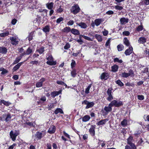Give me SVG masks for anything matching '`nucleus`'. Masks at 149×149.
I'll list each match as a JSON object with an SVG mask.
<instances>
[{
  "instance_id": "obj_45",
  "label": "nucleus",
  "mask_w": 149,
  "mask_h": 149,
  "mask_svg": "<svg viewBox=\"0 0 149 149\" xmlns=\"http://www.w3.org/2000/svg\"><path fill=\"white\" fill-rule=\"evenodd\" d=\"M143 29V26L141 25L138 26L136 29V30L138 31H142Z\"/></svg>"
},
{
  "instance_id": "obj_27",
  "label": "nucleus",
  "mask_w": 149,
  "mask_h": 149,
  "mask_svg": "<svg viewBox=\"0 0 149 149\" xmlns=\"http://www.w3.org/2000/svg\"><path fill=\"white\" fill-rule=\"evenodd\" d=\"M117 48L118 51L120 52L122 51L124 49V47L122 44H121L118 45L117 46Z\"/></svg>"
},
{
  "instance_id": "obj_3",
  "label": "nucleus",
  "mask_w": 149,
  "mask_h": 149,
  "mask_svg": "<svg viewBox=\"0 0 149 149\" xmlns=\"http://www.w3.org/2000/svg\"><path fill=\"white\" fill-rule=\"evenodd\" d=\"M47 59L48 60L47 62V64L50 65H55L56 64V62L54 61L52 56H49L47 58Z\"/></svg>"
},
{
  "instance_id": "obj_4",
  "label": "nucleus",
  "mask_w": 149,
  "mask_h": 149,
  "mask_svg": "<svg viewBox=\"0 0 149 149\" xmlns=\"http://www.w3.org/2000/svg\"><path fill=\"white\" fill-rule=\"evenodd\" d=\"M82 104H84L86 105L85 108L88 109L92 107L94 105V103L93 102H89L86 100H84L82 102Z\"/></svg>"
},
{
  "instance_id": "obj_13",
  "label": "nucleus",
  "mask_w": 149,
  "mask_h": 149,
  "mask_svg": "<svg viewBox=\"0 0 149 149\" xmlns=\"http://www.w3.org/2000/svg\"><path fill=\"white\" fill-rule=\"evenodd\" d=\"M129 19L125 17L121 18L120 19V24L122 25L125 24L128 22Z\"/></svg>"
},
{
  "instance_id": "obj_44",
  "label": "nucleus",
  "mask_w": 149,
  "mask_h": 149,
  "mask_svg": "<svg viewBox=\"0 0 149 149\" xmlns=\"http://www.w3.org/2000/svg\"><path fill=\"white\" fill-rule=\"evenodd\" d=\"M56 83L59 85H64L66 87L67 86V85L64 83V82L61 81H57L56 82Z\"/></svg>"
},
{
  "instance_id": "obj_36",
  "label": "nucleus",
  "mask_w": 149,
  "mask_h": 149,
  "mask_svg": "<svg viewBox=\"0 0 149 149\" xmlns=\"http://www.w3.org/2000/svg\"><path fill=\"white\" fill-rule=\"evenodd\" d=\"M0 71H2L1 74H5L8 72V70L3 68H0Z\"/></svg>"
},
{
  "instance_id": "obj_17",
  "label": "nucleus",
  "mask_w": 149,
  "mask_h": 149,
  "mask_svg": "<svg viewBox=\"0 0 149 149\" xmlns=\"http://www.w3.org/2000/svg\"><path fill=\"white\" fill-rule=\"evenodd\" d=\"M7 52V49L4 47H0V53L6 54Z\"/></svg>"
},
{
  "instance_id": "obj_33",
  "label": "nucleus",
  "mask_w": 149,
  "mask_h": 149,
  "mask_svg": "<svg viewBox=\"0 0 149 149\" xmlns=\"http://www.w3.org/2000/svg\"><path fill=\"white\" fill-rule=\"evenodd\" d=\"M95 37L99 42H101L102 41V37L100 35L96 34L95 35Z\"/></svg>"
},
{
  "instance_id": "obj_24",
  "label": "nucleus",
  "mask_w": 149,
  "mask_h": 149,
  "mask_svg": "<svg viewBox=\"0 0 149 149\" xmlns=\"http://www.w3.org/2000/svg\"><path fill=\"white\" fill-rule=\"evenodd\" d=\"M77 24L82 28L86 29L87 26L86 24L84 22H80L79 23H77Z\"/></svg>"
},
{
  "instance_id": "obj_29",
  "label": "nucleus",
  "mask_w": 149,
  "mask_h": 149,
  "mask_svg": "<svg viewBox=\"0 0 149 149\" xmlns=\"http://www.w3.org/2000/svg\"><path fill=\"white\" fill-rule=\"evenodd\" d=\"M22 62H21V63H18L17 65H16L13 68V70L15 71L17 70L22 65Z\"/></svg>"
},
{
  "instance_id": "obj_61",
  "label": "nucleus",
  "mask_w": 149,
  "mask_h": 149,
  "mask_svg": "<svg viewBox=\"0 0 149 149\" xmlns=\"http://www.w3.org/2000/svg\"><path fill=\"white\" fill-rule=\"evenodd\" d=\"M46 100V97L45 96H42L41 97L40 100L42 102H44Z\"/></svg>"
},
{
  "instance_id": "obj_52",
  "label": "nucleus",
  "mask_w": 149,
  "mask_h": 149,
  "mask_svg": "<svg viewBox=\"0 0 149 149\" xmlns=\"http://www.w3.org/2000/svg\"><path fill=\"white\" fill-rule=\"evenodd\" d=\"M53 3H50L47 5V8L49 9H51L52 8L53 6Z\"/></svg>"
},
{
  "instance_id": "obj_38",
  "label": "nucleus",
  "mask_w": 149,
  "mask_h": 149,
  "mask_svg": "<svg viewBox=\"0 0 149 149\" xmlns=\"http://www.w3.org/2000/svg\"><path fill=\"white\" fill-rule=\"evenodd\" d=\"M32 50L31 47H29L26 52V55H29V54H31L32 53Z\"/></svg>"
},
{
  "instance_id": "obj_63",
  "label": "nucleus",
  "mask_w": 149,
  "mask_h": 149,
  "mask_svg": "<svg viewBox=\"0 0 149 149\" xmlns=\"http://www.w3.org/2000/svg\"><path fill=\"white\" fill-rule=\"evenodd\" d=\"M74 23V22L73 20H71L69 21L67 23V24L68 25H72Z\"/></svg>"
},
{
  "instance_id": "obj_21",
  "label": "nucleus",
  "mask_w": 149,
  "mask_h": 149,
  "mask_svg": "<svg viewBox=\"0 0 149 149\" xmlns=\"http://www.w3.org/2000/svg\"><path fill=\"white\" fill-rule=\"evenodd\" d=\"M119 66L116 65H114L111 66V71L113 72H116L118 71Z\"/></svg>"
},
{
  "instance_id": "obj_58",
  "label": "nucleus",
  "mask_w": 149,
  "mask_h": 149,
  "mask_svg": "<svg viewBox=\"0 0 149 149\" xmlns=\"http://www.w3.org/2000/svg\"><path fill=\"white\" fill-rule=\"evenodd\" d=\"M137 97L138 99L140 100H143L144 99V97L143 95H138Z\"/></svg>"
},
{
  "instance_id": "obj_41",
  "label": "nucleus",
  "mask_w": 149,
  "mask_h": 149,
  "mask_svg": "<svg viewBox=\"0 0 149 149\" xmlns=\"http://www.w3.org/2000/svg\"><path fill=\"white\" fill-rule=\"evenodd\" d=\"M63 7L62 6H59V7L57 9L56 12L58 13H61L63 11Z\"/></svg>"
},
{
  "instance_id": "obj_51",
  "label": "nucleus",
  "mask_w": 149,
  "mask_h": 149,
  "mask_svg": "<svg viewBox=\"0 0 149 149\" xmlns=\"http://www.w3.org/2000/svg\"><path fill=\"white\" fill-rule=\"evenodd\" d=\"M37 51L38 52L39 54H42L44 51V48L43 47H42L39 49H38Z\"/></svg>"
},
{
  "instance_id": "obj_35",
  "label": "nucleus",
  "mask_w": 149,
  "mask_h": 149,
  "mask_svg": "<svg viewBox=\"0 0 149 149\" xmlns=\"http://www.w3.org/2000/svg\"><path fill=\"white\" fill-rule=\"evenodd\" d=\"M54 113L55 114H57L60 113H63V112L62 110L60 108L57 109L54 111Z\"/></svg>"
},
{
  "instance_id": "obj_15",
  "label": "nucleus",
  "mask_w": 149,
  "mask_h": 149,
  "mask_svg": "<svg viewBox=\"0 0 149 149\" xmlns=\"http://www.w3.org/2000/svg\"><path fill=\"white\" fill-rule=\"evenodd\" d=\"M108 120V119L107 118L102 120L97 123L96 124L98 125H103L105 124Z\"/></svg>"
},
{
  "instance_id": "obj_48",
  "label": "nucleus",
  "mask_w": 149,
  "mask_h": 149,
  "mask_svg": "<svg viewBox=\"0 0 149 149\" xmlns=\"http://www.w3.org/2000/svg\"><path fill=\"white\" fill-rule=\"evenodd\" d=\"M132 137H130L127 139V143L130 145H131V144H132L133 143H132L131 141L132 140Z\"/></svg>"
},
{
  "instance_id": "obj_59",
  "label": "nucleus",
  "mask_w": 149,
  "mask_h": 149,
  "mask_svg": "<svg viewBox=\"0 0 149 149\" xmlns=\"http://www.w3.org/2000/svg\"><path fill=\"white\" fill-rule=\"evenodd\" d=\"M38 63V61H31L30 62V64H32V65L36 64L37 65Z\"/></svg>"
},
{
  "instance_id": "obj_62",
  "label": "nucleus",
  "mask_w": 149,
  "mask_h": 149,
  "mask_svg": "<svg viewBox=\"0 0 149 149\" xmlns=\"http://www.w3.org/2000/svg\"><path fill=\"white\" fill-rule=\"evenodd\" d=\"M144 118L145 121H149V115L148 116L144 115Z\"/></svg>"
},
{
  "instance_id": "obj_32",
  "label": "nucleus",
  "mask_w": 149,
  "mask_h": 149,
  "mask_svg": "<svg viewBox=\"0 0 149 149\" xmlns=\"http://www.w3.org/2000/svg\"><path fill=\"white\" fill-rule=\"evenodd\" d=\"M121 124L123 127H125L127 125V120L126 119H124L123 121L121 122Z\"/></svg>"
},
{
  "instance_id": "obj_64",
  "label": "nucleus",
  "mask_w": 149,
  "mask_h": 149,
  "mask_svg": "<svg viewBox=\"0 0 149 149\" xmlns=\"http://www.w3.org/2000/svg\"><path fill=\"white\" fill-rule=\"evenodd\" d=\"M106 13L109 15H112L113 14V11L112 10H109L108 11H107Z\"/></svg>"
},
{
  "instance_id": "obj_49",
  "label": "nucleus",
  "mask_w": 149,
  "mask_h": 149,
  "mask_svg": "<svg viewBox=\"0 0 149 149\" xmlns=\"http://www.w3.org/2000/svg\"><path fill=\"white\" fill-rule=\"evenodd\" d=\"M116 83L118 85L120 86H123L124 85L121 82V81L120 80H118L116 81Z\"/></svg>"
},
{
  "instance_id": "obj_6",
  "label": "nucleus",
  "mask_w": 149,
  "mask_h": 149,
  "mask_svg": "<svg viewBox=\"0 0 149 149\" xmlns=\"http://www.w3.org/2000/svg\"><path fill=\"white\" fill-rule=\"evenodd\" d=\"M112 107L115 106L116 107H119L123 105L122 102L121 101H117L113 100L110 103Z\"/></svg>"
},
{
  "instance_id": "obj_5",
  "label": "nucleus",
  "mask_w": 149,
  "mask_h": 149,
  "mask_svg": "<svg viewBox=\"0 0 149 149\" xmlns=\"http://www.w3.org/2000/svg\"><path fill=\"white\" fill-rule=\"evenodd\" d=\"M112 90L113 89L111 88H110L108 89L107 91V93L108 96L107 100L109 101H110L113 99V96L112 95Z\"/></svg>"
},
{
  "instance_id": "obj_11",
  "label": "nucleus",
  "mask_w": 149,
  "mask_h": 149,
  "mask_svg": "<svg viewBox=\"0 0 149 149\" xmlns=\"http://www.w3.org/2000/svg\"><path fill=\"white\" fill-rule=\"evenodd\" d=\"M61 90H60L58 91H54L51 93V95L52 97L54 98L56 96L58 95L59 94H61Z\"/></svg>"
},
{
  "instance_id": "obj_25",
  "label": "nucleus",
  "mask_w": 149,
  "mask_h": 149,
  "mask_svg": "<svg viewBox=\"0 0 149 149\" xmlns=\"http://www.w3.org/2000/svg\"><path fill=\"white\" fill-rule=\"evenodd\" d=\"M23 125L24 127H26L27 125L33 127L35 126V124H34L31 122H26L23 124Z\"/></svg>"
},
{
  "instance_id": "obj_16",
  "label": "nucleus",
  "mask_w": 149,
  "mask_h": 149,
  "mask_svg": "<svg viewBox=\"0 0 149 149\" xmlns=\"http://www.w3.org/2000/svg\"><path fill=\"white\" fill-rule=\"evenodd\" d=\"M56 130V127L55 126L52 125L49 128L48 132L50 134H53L55 132Z\"/></svg>"
},
{
  "instance_id": "obj_9",
  "label": "nucleus",
  "mask_w": 149,
  "mask_h": 149,
  "mask_svg": "<svg viewBox=\"0 0 149 149\" xmlns=\"http://www.w3.org/2000/svg\"><path fill=\"white\" fill-rule=\"evenodd\" d=\"M11 44L13 45H16L18 44L19 41L14 37H12L10 38Z\"/></svg>"
},
{
  "instance_id": "obj_12",
  "label": "nucleus",
  "mask_w": 149,
  "mask_h": 149,
  "mask_svg": "<svg viewBox=\"0 0 149 149\" xmlns=\"http://www.w3.org/2000/svg\"><path fill=\"white\" fill-rule=\"evenodd\" d=\"M133 51V48L131 46L129 47V48L126 49L125 52V54L126 56L129 55L132 53Z\"/></svg>"
},
{
  "instance_id": "obj_19",
  "label": "nucleus",
  "mask_w": 149,
  "mask_h": 149,
  "mask_svg": "<svg viewBox=\"0 0 149 149\" xmlns=\"http://www.w3.org/2000/svg\"><path fill=\"white\" fill-rule=\"evenodd\" d=\"M3 117H6L5 119L6 122L9 121L11 118V116L9 113H8L7 114H4L3 115Z\"/></svg>"
},
{
  "instance_id": "obj_42",
  "label": "nucleus",
  "mask_w": 149,
  "mask_h": 149,
  "mask_svg": "<svg viewBox=\"0 0 149 149\" xmlns=\"http://www.w3.org/2000/svg\"><path fill=\"white\" fill-rule=\"evenodd\" d=\"M22 58L21 57H18L16 58L15 60L13 62L14 64H16L18 63Z\"/></svg>"
},
{
  "instance_id": "obj_37",
  "label": "nucleus",
  "mask_w": 149,
  "mask_h": 149,
  "mask_svg": "<svg viewBox=\"0 0 149 149\" xmlns=\"http://www.w3.org/2000/svg\"><path fill=\"white\" fill-rule=\"evenodd\" d=\"M119 75L122 77L124 78H127L129 77L128 73L125 72H123L120 74Z\"/></svg>"
},
{
  "instance_id": "obj_31",
  "label": "nucleus",
  "mask_w": 149,
  "mask_h": 149,
  "mask_svg": "<svg viewBox=\"0 0 149 149\" xmlns=\"http://www.w3.org/2000/svg\"><path fill=\"white\" fill-rule=\"evenodd\" d=\"M102 22V20L101 19H97L95 20V25L98 26Z\"/></svg>"
},
{
  "instance_id": "obj_8",
  "label": "nucleus",
  "mask_w": 149,
  "mask_h": 149,
  "mask_svg": "<svg viewBox=\"0 0 149 149\" xmlns=\"http://www.w3.org/2000/svg\"><path fill=\"white\" fill-rule=\"evenodd\" d=\"M96 126L95 125H92L89 130V132L92 136H94L95 135V129Z\"/></svg>"
},
{
  "instance_id": "obj_34",
  "label": "nucleus",
  "mask_w": 149,
  "mask_h": 149,
  "mask_svg": "<svg viewBox=\"0 0 149 149\" xmlns=\"http://www.w3.org/2000/svg\"><path fill=\"white\" fill-rule=\"evenodd\" d=\"M71 29L69 27H66L63 29L62 31L64 32L68 33L71 31Z\"/></svg>"
},
{
  "instance_id": "obj_10",
  "label": "nucleus",
  "mask_w": 149,
  "mask_h": 149,
  "mask_svg": "<svg viewBox=\"0 0 149 149\" xmlns=\"http://www.w3.org/2000/svg\"><path fill=\"white\" fill-rule=\"evenodd\" d=\"M112 106L110 103L107 107H105L104 108V110L105 111L106 113H108L109 112L111 111L112 110Z\"/></svg>"
},
{
  "instance_id": "obj_55",
  "label": "nucleus",
  "mask_w": 149,
  "mask_h": 149,
  "mask_svg": "<svg viewBox=\"0 0 149 149\" xmlns=\"http://www.w3.org/2000/svg\"><path fill=\"white\" fill-rule=\"evenodd\" d=\"M83 37L85 39L87 40L88 41H92V40L90 38V37H88L87 36H84H84H83Z\"/></svg>"
},
{
  "instance_id": "obj_50",
  "label": "nucleus",
  "mask_w": 149,
  "mask_h": 149,
  "mask_svg": "<svg viewBox=\"0 0 149 149\" xmlns=\"http://www.w3.org/2000/svg\"><path fill=\"white\" fill-rule=\"evenodd\" d=\"M114 7L116 10H122L123 8V7L121 6H120L118 5L115 6Z\"/></svg>"
},
{
  "instance_id": "obj_14",
  "label": "nucleus",
  "mask_w": 149,
  "mask_h": 149,
  "mask_svg": "<svg viewBox=\"0 0 149 149\" xmlns=\"http://www.w3.org/2000/svg\"><path fill=\"white\" fill-rule=\"evenodd\" d=\"M109 74L108 73L104 72L101 75L100 77L102 79H107L109 77Z\"/></svg>"
},
{
  "instance_id": "obj_26",
  "label": "nucleus",
  "mask_w": 149,
  "mask_h": 149,
  "mask_svg": "<svg viewBox=\"0 0 149 149\" xmlns=\"http://www.w3.org/2000/svg\"><path fill=\"white\" fill-rule=\"evenodd\" d=\"M1 101V105L3 104L4 105L6 106H8L10 105L11 104V103L8 102L4 100H2Z\"/></svg>"
},
{
  "instance_id": "obj_23",
  "label": "nucleus",
  "mask_w": 149,
  "mask_h": 149,
  "mask_svg": "<svg viewBox=\"0 0 149 149\" xmlns=\"http://www.w3.org/2000/svg\"><path fill=\"white\" fill-rule=\"evenodd\" d=\"M90 119V117L89 116L86 115L82 118V120L84 122H86L88 121Z\"/></svg>"
},
{
  "instance_id": "obj_20",
  "label": "nucleus",
  "mask_w": 149,
  "mask_h": 149,
  "mask_svg": "<svg viewBox=\"0 0 149 149\" xmlns=\"http://www.w3.org/2000/svg\"><path fill=\"white\" fill-rule=\"evenodd\" d=\"M71 32L74 35H79V31L77 29H72L71 30Z\"/></svg>"
},
{
  "instance_id": "obj_57",
  "label": "nucleus",
  "mask_w": 149,
  "mask_h": 149,
  "mask_svg": "<svg viewBox=\"0 0 149 149\" xmlns=\"http://www.w3.org/2000/svg\"><path fill=\"white\" fill-rule=\"evenodd\" d=\"M76 64L75 61L74 60H72V63L71 64V65L72 68L74 67L75 65Z\"/></svg>"
},
{
  "instance_id": "obj_46",
  "label": "nucleus",
  "mask_w": 149,
  "mask_h": 149,
  "mask_svg": "<svg viewBox=\"0 0 149 149\" xmlns=\"http://www.w3.org/2000/svg\"><path fill=\"white\" fill-rule=\"evenodd\" d=\"M76 72L75 69H73L71 72V75L72 77H74L76 74Z\"/></svg>"
},
{
  "instance_id": "obj_43",
  "label": "nucleus",
  "mask_w": 149,
  "mask_h": 149,
  "mask_svg": "<svg viewBox=\"0 0 149 149\" xmlns=\"http://www.w3.org/2000/svg\"><path fill=\"white\" fill-rule=\"evenodd\" d=\"M114 62H118L120 63H121L123 62V61L121 59L119 60L118 58H114L113 60Z\"/></svg>"
},
{
  "instance_id": "obj_54",
  "label": "nucleus",
  "mask_w": 149,
  "mask_h": 149,
  "mask_svg": "<svg viewBox=\"0 0 149 149\" xmlns=\"http://www.w3.org/2000/svg\"><path fill=\"white\" fill-rule=\"evenodd\" d=\"M63 19L62 17H61L58 19L56 21V22L58 24L59 23L63 21Z\"/></svg>"
},
{
  "instance_id": "obj_47",
  "label": "nucleus",
  "mask_w": 149,
  "mask_h": 149,
  "mask_svg": "<svg viewBox=\"0 0 149 149\" xmlns=\"http://www.w3.org/2000/svg\"><path fill=\"white\" fill-rule=\"evenodd\" d=\"M129 75V76L133 77L134 76V72L132 70L130 69L129 71V72L128 73Z\"/></svg>"
},
{
  "instance_id": "obj_2",
  "label": "nucleus",
  "mask_w": 149,
  "mask_h": 149,
  "mask_svg": "<svg viewBox=\"0 0 149 149\" xmlns=\"http://www.w3.org/2000/svg\"><path fill=\"white\" fill-rule=\"evenodd\" d=\"M80 8L77 5L72 6L71 9V12L74 14L78 13L80 10Z\"/></svg>"
},
{
  "instance_id": "obj_22",
  "label": "nucleus",
  "mask_w": 149,
  "mask_h": 149,
  "mask_svg": "<svg viewBox=\"0 0 149 149\" xmlns=\"http://www.w3.org/2000/svg\"><path fill=\"white\" fill-rule=\"evenodd\" d=\"M123 42L124 44L127 46L128 47L130 46V43L129 41L127 38L125 37L124 38Z\"/></svg>"
},
{
  "instance_id": "obj_60",
  "label": "nucleus",
  "mask_w": 149,
  "mask_h": 149,
  "mask_svg": "<svg viewBox=\"0 0 149 149\" xmlns=\"http://www.w3.org/2000/svg\"><path fill=\"white\" fill-rule=\"evenodd\" d=\"M70 47V45L68 43H67L66 44L65 46L64 47L65 49H67L69 48Z\"/></svg>"
},
{
  "instance_id": "obj_18",
  "label": "nucleus",
  "mask_w": 149,
  "mask_h": 149,
  "mask_svg": "<svg viewBox=\"0 0 149 149\" xmlns=\"http://www.w3.org/2000/svg\"><path fill=\"white\" fill-rule=\"evenodd\" d=\"M146 39L144 37L139 38L138 40V42L140 44H143L146 42Z\"/></svg>"
},
{
  "instance_id": "obj_1",
  "label": "nucleus",
  "mask_w": 149,
  "mask_h": 149,
  "mask_svg": "<svg viewBox=\"0 0 149 149\" xmlns=\"http://www.w3.org/2000/svg\"><path fill=\"white\" fill-rule=\"evenodd\" d=\"M19 134V131L16 130L14 131H11L9 134L10 138L13 141H14L16 140L17 136Z\"/></svg>"
},
{
  "instance_id": "obj_53",
  "label": "nucleus",
  "mask_w": 149,
  "mask_h": 149,
  "mask_svg": "<svg viewBox=\"0 0 149 149\" xmlns=\"http://www.w3.org/2000/svg\"><path fill=\"white\" fill-rule=\"evenodd\" d=\"M48 106L49 109L51 110L52 109L54 108V104L53 103H50Z\"/></svg>"
},
{
  "instance_id": "obj_56",
  "label": "nucleus",
  "mask_w": 149,
  "mask_h": 149,
  "mask_svg": "<svg viewBox=\"0 0 149 149\" xmlns=\"http://www.w3.org/2000/svg\"><path fill=\"white\" fill-rule=\"evenodd\" d=\"M130 33V32L127 31H124L123 32V35L125 36H128Z\"/></svg>"
},
{
  "instance_id": "obj_28",
  "label": "nucleus",
  "mask_w": 149,
  "mask_h": 149,
  "mask_svg": "<svg viewBox=\"0 0 149 149\" xmlns=\"http://www.w3.org/2000/svg\"><path fill=\"white\" fill-rule=\"evenodd\" d=\"M42 133L39 132H36V136L37 138L39 139H40L42 137Z\"/></svg>"
},
{
  "instance_id": "obj_30",
  "label": "nucleus",
  "mask_w": 149,
  "mask_h": 149,
  "mask_svg": "<svg viewBox=\"0 0 149 149\" xmlns=\"http://www.w3.org/2000/svg\"><path fill=\"white\" fill-rule=\"evenodd\" d=\"M49 26L48 25H47L45 26L43 29V31H44L46 33H48L49 31Z\"/></svg>"
},
{
  "instance_id": "obj_39",
  "label": "nucleus",
  "mask_w": 149,
  "mask_h": 149,
  "mask_svg": "<svg viewBox=\"0 0 149 149\" xmlns=\"http://www.w3.org/2000/svg\"><path fill=\"white\" fill-rule=\"evenodd\" d=\"M9 34V32L8 31H6L5 32L1 33L0 34V36L1 37H4L5 36H8Z\"/></svg>"
},
{
  "instance_id": "obj_7",
  "label": "nucleus",
  "mask_w": 149,
  "mask_h": 149,
  "mask_svg": "<svg viewBox=\"0 0 149 149\" xmlns=\"http://www.w3.org/2000/svg\"><path fill=\"white\" fill-rule=\"evenodd\" d=\"M45 81V79L44 78H41L39 81H38L36 84V86L37 88L42 87L43 85V83Z\"/></svg>"
},
{
  "instance_id": "obj_40",
  "label": "nucleus",
  "mask_w": 149,
  "mask_h": 149,
  "mask_svg": "<svg viewBox=\"0 0 149 149\" xmlns=\"http://www.w3.org/2000/svg\"><path fill=\"white\" fill-rule=\"evenodd\" d=\"M92 86V84H90L86 88L85 91V93L86 94H88L89 93V90Z\"/></svg>"
}]
</instances>
